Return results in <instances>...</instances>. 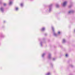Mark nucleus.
<instances>
[{
  "label": "nucleus",
  "mask_w": 75,
  "mask_h": 75,
  "mask_svg": "<svg viewBox=\"0 0 75 75\" xmlns=\"http://www.w3.org/2000/svg\"><path fill=\"white\" fill-rule=\"evenodd\" d=\"M52 28L53 32V35H54V36L57 37V36L58 35V34H60V32L59 31L58 32V34H57L55 33V32H54V27H53V26L52 27Z\"/></svg>",
  "instance_id": "nucleus-1"
},
{
  "label": "nucleus",
  "mask_w": 75,
  "mask_h": 75,
  "mask_svg": "<svg viewBox=\"0 0 75 75\" xmlns=\"http://www.w3.org/2000/svg\"><path fill=\"white\" fill-rule=\"evenodd\" d=\"M52 4L50 5L49 6V12H50V11H51L52 10Z\"/></svg>",
  "instance_id": "nucleus-2"
},
{
  "label": "nucleus",
  "mask_w": 75,
  "mask_h": 75,
  "mask_svg": "<svg viewBox=\"0 0 75 75\" xmlns=\"http://www.w3.org/2000/svg\"><path fill=\"white\" fill-rule=\"evenodd\" d=\"M67 1H65L64 2H63L62 6L63 7H65V6H66L67 4Z\"/></svg>",
  "instance_id": "nucleus-3"
},
{
  "label": "nucleus",
  "mask_w": 75,
  "mask_h": 75,
  "mask_svg": "<svg viewBox=\"0 0 75 75\" xmlns=\"http://www.w3.org/2000/svg\"><path fill=\"white\" fill-rule=\"evenodd\" d=\"M0 10L2 13H3L4 11V9L3 7H1L0 8Z\"/></svg>",
  "instance_id": "nucleus-4"
},
{
  "label": "nucleus",
  "mask_w": 75,
  "mask_h": 75,
  "mask_svg": "<svg viewBox=\"0 0 75 75\" xmlns=\"http://www.w3.org/2000/svg\"><path fill=\"white\" fill-rule=\"evenodd\" d=\"M73 12H74V11L72 10H71L69 11V14H71V13H72Z\"/></svg>",
  "instance_id": "nucleus-5"
},
{
  "label": "nucleus",
  "mask_w": 75,
  "mask_h": 75,
  "mask_svg": "<svg viewBox=\"0 0 75 75\" xmlns=\"http://www.w3.org/2000/svg\"><path fill=\"white\" fill-rule=\"evenodd\" d=\"M45 30V29L44 28H42L41 30L42 31H44Z\"/></svg>",
  "instance_id": "nucleus-6"
},
{
  "label": "nucleus",
  "mask_w": 75,
  "mask_h": 75,
  "mask_svg": "<svg viewBox=\"0 0 75 75\" xmlns=\"http://www.w3.org/2000/svg\"><path fill=\"white\" fill-rule=\"evenodd\" d=\"M51 54H49L48 57V58H49V59H50L51 58Z\"/></svg>",
  "instance_id": "nucleus-7"
},
{
  "label": "nucleus",
  "mask_w": 75,
  "mask_h": 75,
  "mask_svg": "<svg viewBox=\"0 0 75 75\" xmlns=\"http://www.w3.org/2000/svg\"><path fill=\"white\" fill-rule=\"evenodd\" d=\"M66 42V40H65V39H63V40L62 42L63 43H65Z\"/></svg>",
  "instance_id": "nucleus-8"
},
{
  "label": "nucleus",
  "mask_w": 75,
  "mask_h": 75,
  "mask_svg": "<svg viewBox=\"0 0 75 75\" xmlns=\"http://www.w3.org/2000/svg\"><path fill=\"white\" fill-rule=\"evenodd\" d=\"M56 7L57 8L59 7V5L58 4H56Z\"/></svg>",
  "instance_id": "nucleus-9"
},
{
  "label": "nucleus",
  "mask_w": 75,
  "mask_h": 75,
  "mask_svg": "<svg viewBox=\"0 0 75 75\" xmlns=\"http://www.w3.org/2000/svg\"><path fill=\"white\" fill-rule=\"evenodd\" d=\"M51 75V73L48 72L46 74V75Z\"/></svg>",
  "instance_id": "nucleus-10"
},
{
  "label": "nucleus",
  "mask_w": 75,
  "mask_h": 75,
  "mask_svg": "<svg viewBox=\"0 0 75 75\" xmlns=\"http://www.w3.org/2000/svg\"><path fill=\"white\" fill-rule=\"evenodd\" d=\"M45 55V53H43L42 56V57H44Z\"/></svg>",
  "instance_id": "nucleus-11"
},
{
  "label": "nucleus",
  "mask_w": 75,
  "mask_h": 75,
  "mask_svg": "<svg viewBox=\"0 0 75 75\" xmlns=\"http://www.w3.org/2000/svg\"><path fill=\"white\" fill-rule=\"evenodd\" d=\"M18 8L17 7H16L15 8V10H16V11H18Z\"/></svg>",
  "instance_id": "nucleus-12"
},
{
  "label": "nucleus",
  "mask_w": 75,
  "mask_h": 75,
  "mask_svg": "<svg viewBox=\"0 0 75 75\" xmlns=\"http://www.w3.org/2000/svg\"><path fill=\"white\" fill-rule=\"evenodd\" d=\"M12 2L11 1H10L9 3V5H11L12 4Z\"/></svg>",
  "instance_id": "nucleus-13"
},
{
  "label": "nucleus",
  "mask_w": 75,
  "mask_h": 75,
  "mask_svg": "<svg viewBox=\"0 0 75 75\" xmlns=\"http://www.w3.org/2000/svg\"><path fill=\"white\" fill-rule=\"evenodd\" d=\"M21 7H23V4L21 3Z\"/></svg>",
  "instance_id": "nucleus-14"
},
{
  "label": "nucleus",
  "mask_w": 75,
  "mask_h": 75,
  "mask_svg": "<svg viewBox=\"0 0 75 75\" xmlns=\"http://www.w3.org/2000/svg\"><path fill=\"white\" fill-rule=\"evenodd\" d=\"M55 59H56V58H53V61H55Z\"/></svg>",
  "instance_id": "nucleus-15"
},
{
  "label": "nucleus",
  "mask_w": 75,
  "mask_h": 75,
  "mask_svg": "<svg viewBox=\"0 0 75 75\" xmlns=\"http://www.w3.org/2000/svg\"><path fill=\"white\" fill-rule=\"evenodd\" d=\"M3 5H4V6H6V3L4 4Z\"/></svg>",
  "instance_id": "nucleus-16"
},
{
  "label": "nucleus",
  "mask_w": 75,
  "mask_h": 75,
  "mask_svg": "<svg viewBox=\"0 0 75 75\" xmlns=\"http://www.w3.org/2000/svg\"><path fill=\"white\" fill-rule=\"evenodd\" d=\"M40 45L41 47H42V42H41L40 43Z\"/></svg>",
  "instance_id": "nucleus-17"
},
{
  "label": "nucleus",
  "mask_w": 75,
  "mask_h": 75,
  "mask_svg": "<svg viewBox=\"0 0 75 75\" xmlns=\"http://www.w3.org/2000/svg\"><path fill=\"white\" fill-rule=\"evenodd\" d=\"M68 56V54H66V57H67Z\"/></svg>",
  "instance_id": "nucleus-18"
},
{
  "label": "nucleus",
  "mask_w": 75,
  "mask_h": 75,
  "mask_svg": "<svg viewBox=\"0 0 75 75\" xmlns=\"http://www.w3.org/2000/svg\"><path fill=\"white\" fill-rule=\"evenodd\" d=\"M70 67H73V65H70Z\"/></svg>",
  "instance_id": "nucleus-19"
},
{
  "label": "nucleus",
  "mask_w": 75,
  "mask_h": 75,
  "mask_svg": "<svg viewBox=\"0 0 75 75\" xmlns=\"http://www.w3.org/2000/svg\"><path fill=\"white\" fill-rule=\"evenodd\" d=\"M69 8H70V7H71L70 6H69Z\"/></svg>",
  "instance_id": "nucleus-20"
},
{
  "label": "nucleus",
  "mask_w": 75,
  "mask_h": 75,
  "mask_svg": "<svg viewBox=\"0 0 75 75\" xmlns=\"http://www.w3.org/2000/svg\"><path fill=\"white\" fill-rule=\"evenodd\" d=\"M5 22H6V21H4V23H5Z\"/></svg>",
  "instance_id": "nucleus-21"
}]
</instances>
